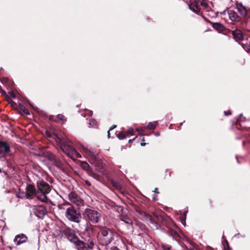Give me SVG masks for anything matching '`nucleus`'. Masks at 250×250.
<instances>
[{
    "label": "nucleus",
    "mask_w": 250,
    "mask_h": 250,
    "mask_svg": "<svg viewBox=\"0 0 250 250\" xmlns=\"http://www.w3.org/2000/svg\"><path fill=\"white\" fill-rule=\"evenodd\" d=\"M37 185L38 188L36 193L37 198L42 202H47L48 199L46 195L51 191L49 185L42 180H40L37 181Z\"/></svg>",
    "instance_id": "1"
},
{
    "label": "nucleus",
    "mask_w": 250,
    "mask_h": 250,
    "mask_svg": "<svg viewBox=\"0 0 250 250\" xmlns=\"http://www.w3.org/2000/svg\"><path fill=\"white\" fill-rule=\"evenodd\" d=\"M84 217L89 222L96 224L101 219V214L93 208H85L83 214Z\"/></svg>",
    "instance_id": "2"
},
{
    "label": "nucleus",
    "mask_w": 250,
    "mask_h": 250,
    "mask_svg": "<svg viewBox=\"0 0 250 250\" xmlns=\"http://www.w3.org/2000/svg\"><path fill=\"white\" fill-rule=\"evenodd\" d=\"M65 215L69 221L77 223L81 222L82 217L80 211L71 205L66 208Z\"/></svg>",
    "instance_id": "3"
},
{
    "label": "nucleus",
    "mask_w": 250,
    "mask_h": 250,
    "mask_svg": "<svg viewBox=\"0 0 250 250\" xmlns=\"http://www.w3.org/2000/svg\"><path fill=\"white\" fill-rule=\"evenodd\" d=\"M101 241L103 245H107L114 240L113 232L106 227H103L100 229Z\"/></svg>",
    "instance_id": "4"
},
{
    "label": "nucleus",
    "mask_w": 250,
    "mask_h": 250,
    "mask_svg": "<svg viewBox=\"0 0 250 250\" xmlns=\"http://www.w3.org/2000/svg\"><path fill=\"white\" fill-rule=\"evenodd\" d=\"M208 6L205 0H195L188 4L190 10L196 14H199L202 9L207 8Z\"/></svg>",
    "instance_id": "5"
},
{
    "label": "nucleus",
    "mask_w": 250,
    "mask_h": 250,
    "mask_svg": "<svg viewBox=\"0 0 250 250\" xmlns=\"http://www.w3.org/2000/svg\"><path fill=\"white\" fill-rule=\"evenodd\" d=\"M25 192L20 191L19 196L20 198H26L27 199H33L34 197H36L37 191L35 187L30 184L27 185Z\"/></svg>",
    "instance_id": "6"
},
{
    "label": "nucleus",
    "mask_w": 250,
    "mask_h": 250,
    "mask_svg": "<svg viewBox=\"0 0 250 250\" xmlns=\"http://www.w3.org/2000/svg\"><path fill=\"white\" fill-rule=\"evenodd\" d=\"M74 243L78 250H92L94 246V243L92 240H88L87 244L79 240L75 241Z\"/></svg>",
    "instance_id": "7"
},
{
    "label": "nucleus",
    "mask_w": 250,
    "mask_h": 250,
    "mask_svg": "<svg viewBox=\"0 0 250 250\" xmlns=\"http://www.w3.org/2000/svg\"><path fill=\"white\" fill-rule=\"evenodd\" d=\"M62 151L70 158L73 159L74 154L76 155L78 158H81V154L77 152L74 147L71 145H67V146H62Z\"/></svg>",
    "instance_id": "8"
},
{
    "label": "nucleus",
    "mask_w": 250,
    "mask_h": 250,
    "mask_svg": "<svg viewBox=\"0 0 250 250\" xmlns=\"http://www.w3.org/2000/svg\"><path fill=\"white\" fill-rule=\"evenodd\" d=\"M34 213L38 218H42L47 213L46 208L42 205L35 207Z\"/></svg>",
    "instance_id": "9"
},
{
    "label": "nucleus",
    "mask_w": 250,
    "mask_h": 250,
    "mask_svg": "<svg viewBox=\"0 0 250 250\" xmlns=\"http://www.w3.org/2000/svg\"><path fill=\"white\" fill-rule=\"evenodd\" d=\"M81 148L83 151L89 156L93 158L94 159H97V154L91 148L88 146H85L83 145H80Z\"/></svg>",
    "instance_id": "10"
},
{
    "label": "nucleus",
    "mask_w": 250,
    "mask_h": 250,
    "mask_svg": "<svg viewBox=\"0 0 250 250\" xmlns=\"http://www.w3.org/2000/svg\"><path fill=\"white\" fill-rule=\"evenodd\" d=\"M27 240V237L24 234L21 233L16 235L14 242L17 245H20L26 242Z\"/></svg>",
    "instance_id": "11"
},
{
    "label": "nucleus",
    "mask_w": 250,
    "mask_h": 250,
    "mask_svg": "<svg viewBox=\"0 0 250 250\" xmlns=\"http://www.w3.org/2000/svg\"><path fill=\"white\" fill-rule=\"evenodd\" d=\"M10 151V146L5 142L0 141V155L4 156Z\"/></svg>",
    "instance_id": "12"
},
{
    "label": "nucleus",
    "mask_w": 250,
    "mask_h": 250,
    "mask_svg": "<svg viewBox=\"0 0 250 250\" xmlns=\"http://www.w3.org/2000/svg\"><path fill=\"white\" fill-rule=\"evenodd\" d=\"M68 197L70 201L77 206H79L82 204V200L81 198L75 193H70Z\"/></svg>",
    "instance_id": "13"
},
{
    "label": "nucleus",
    "mask_w": 250,
    "mask_h": 250,
    "mask_svg": "<svg viewBox=\"0 0 250 250\" xmlns=\"http://www.w3.org/2000/svg\"><path fill=\"white\" fill-rule=\"evenodd\" d=\"M236 6L237 11L240 13V15L245 18L248 14V10L246 7L243 5L241 3H236Z\"/></svg>",
    "instance_id": "14"
},
{
    "label": "nucleus",
    "mask_w": 250,
    "mask_h": 250,
    "mask_svg": "<svg viewBox=\"0 0 250 250\" xmlns=\"http://www.w3.org/2000/svg\"><path fill=\"white\" fill-rule=\"evenodd\" d=\"M231 34L235 40L237 42L242 41L244 39V36L242 31L239 29H235L232 31Z\"/></svg>",
    "instance_id": "15"
},
{
    "label": "nucleus",
    "mask_w": 250,
    "mask_h": 250,
    "mask_svg": "<svg viewBox=\"0 0 250 250\" xmlns=\"http://www.w3.org/2000/svg\"><path fill=\"white\" fill-rule=\"evenodd\" d=\"M228 13L229 18L232 21L238 22L241 21V17L234 10H229Z\"/></svg>",
    "instance_id": "16"
},
{
    "label": "nucleus",
    "mask_w": 250,
    "mask_h": 250,
    "mask_svg": "<svg viewBox=\"0 0 250 250\" xmlns=\"http://www.w3.org/2000/svg\"><path fill=\"white\" fill-rule=\"evenodd\" d=\"M55 139L56 142H57L61 145V148L62 150V146H64V145L67 146V145H69L66 141H65L63 139H62L61 135H59L58 133L56 134H55Z\"/></svg>",
    "instance_id": "17"
},
{
    "label": "nucleus",
    "mask_w": 250,
    "mask_h": 250,
    "mask_svg": "<svg viewBox=\"0 0 250 250\" xmlns=\"http://www.w3.org/2000/svg\"><path fill=\"white\" fill-rule=\"evenodd\" d=\"M47 159L49 160L53 164L57 165L58 160L57 157L53 154L50 153L47 155Z\"/></svg>",
    "instance_id": "18"
},
{
    "label": "nucleus",
    "mask_w": 250,
    "mask_h": 250,
    "mask_svg": "<svg viewBox=\"0 0 250 250\" xmlns=\"http://www.w3.org/2000/svg\"><path fill=\"white\" fill-rule=\"evenodd\" d=\"M147 218H148V221L149 222V226L151 228H152L153 229H157L159 227V224L158 223H156V222H154L151 217L148 215H146Z\"/></svg>",
    "instance_id": "19"
},
{
    "label": "nucleus",
    "mask_w": 250,
    "mask_h": 250,
    "mask_svg": "<svg viewBox=\"0 0 250 250\" xmlns=\"http://www.w3.org/2000/svg\"><path fill=\"white\" fill-rule=\"evenodd\" d=\"M212 27L217 31H223L225 28L224 26L222 24L218 22L213 23Z\"/></svg>",
    "instance_id": "20"
},
{
    "label": "nucleus",
    "mask_w": 250,
    "mask_h": 250,
    "mask_svg": "<svg viewBox=\"0 0 250 250\" xmlns=\"http://www.w3.org/2000/svg\"><path fill=\"white\" fill-rule=\"evenodd\" d=\"M157 124V121L150 122L147 125L146 127L149 129H153L156 127Z\"/></svg>",
    "instance_id": "21"
},
{
    "label": "nucleus",
    "mask_w": 250,
    "mask_h": 250,
    "mask_svg": "<svg viewBox=\"0 0 250 250\" xmlns=\"http://www.w3.org/2000/svg\"><path fill=\"white\" fill-rule=\"evenodd\" d=\"M242 45L243 47L244 48V49L247 52H250V41L246 44L243 43Z\"/></svg>",
    "instance_id": "22"
},
{
    "label": "nucleus",
    "mask_w": 250,
    "mask_h": 250,
    "mask_svg": "<svg viewBox=\"0 0 250 250\" xmlns=\"http://www.w3.org/2000/svg\"><path fill=\"white\" fill-rule=\"evenodd\" d=\"M121 221L124 222L126 224H131V220L128 218L126 217H122L121 219Z\"/></svg>",
    "instance_id": "23"
},
{
    "label": "nucleus",
    "mask_w": 250,
    "mask_h": 250,
    "mask_svg": "<svg viewBox=\"0 0 250 250\" xmlns=\"http://www.w3.org/2000/svg\"><path fill=\"white\" fill-rule=\"evenodd\" d=\"M126 134L123 132H120L117 135L118 138L120 140H123L126 138Z\"/></svg>",
    "instance_id": "24"
},
{
    "label": "nucleus",
    "mask_w": 250,
    "mask_h": 250,
    "mask_svg": "<svg viewBox=\"0 0 250 250\" xmlns=\"http://www.w3.org/2000/svg\"><path fill=\"white\" fill-rule=\"evenodd\" d=\"M89 126L91 127H94L96 125V121L94 119H91L89 120Z\"/></svg>",
    "instance_id": "25"
},
{
    "label": "nucleus",
    "mask_w": 250,
    "mask_h": 250,
    "mask_svg": "<svg viewBox=\"0 0 250 250\" xmlns=\"http://www.w3.org/2000/svg\"><path fill=\"white\" fill-rule=\"evenodd\" d=\"M82 167L84 169L87 170L89 167V165L87 162L84 161L82 163Z\"/></svg>",
    "instance_id": "26"
},
{
    "label": "nucleus",
    "mask_w": 250,
    "mask_h": 250,
    "mask_svg": "<svg viewBox=\"0 0 250 250\" xmlns=\"http://www.w3.org/2000/svg\"><path fill=\"white\" fill-rule=\"evenodd\" d=\"M57 119L58 121H65L66 119L64 116L62 114H59L57 115Z\"/></svg>",
    "instance_id": "27"
},
{
    "label": "nucleus",
    "mask_w": 250,
    "mask_h": 250,
    "mask_svg": "<svg viewBox=\"0 0 250 250\" xmlns=\"http://www.w3.org/2000/svg\"><path fill=\"white\" fill-rule=\"evenodd\" d=\"M21 109L26 115H29L30 113H29V112L28 111V110H27V109H26V108L23 106V105H21Z\"/></svg>",
    "instance_id": "28"
},
{
    "label": "nucleus",
    "mask_w": 250,
    "mask_h": 250,
    "mask_svg": "<svg viewBox=\"0 0 250 250\" xmlns=\"http://www.w3.org/2000/svg\"><path fill=\"white\" fill-rule=\"evenodd\" d=\"M133 132H134V129L132 127H130L129 128L127 131V135H133Z\"/></svg>",
    "instance_id": "29"
},
{
    "label": "nucleus",
    "mask_w": 250,
    "mask_h": 250,
    "mask_svg": "<svg viewBox=\"0 0 250 250\" xmlns=\"http://www.w3.org/2000/svg\"><path fill=\"white\" fill-rule=\"evenodd\" d=\"M145 128H146V127H141V128L140 129V130H138V129H137V130L138 131H139V132L140 131H141V132H143V131H144V130L145 129Z\"/></svg>",
    "instance_id": "30"
},
{
    "label": "nucleus",
    "mask_w": 250,
    "mask_h": 250,
    "mask_svg": "<svg viewBox=\"0 0 250 250\" xmlns=\"http://www.w3.org/2000/svg\"><path fill=\"white\" fill-rule=\"evenodd\" d=\"M224 114L226 116H227L231 114V112L230 111H224Z\"/></svg>",
    "instance_id": "31"
},
{
    "label": "nucleus",
    "mask_w": 250,
    "mask_h": 250,
    "mask_svg": "<svg viewBox=\"0 0 250 250\" xmlns=\"http://www.w3.org/2000/svg\"><path fill=\"white\" fill-rule=\"evenodd\" d=\"M110 250H119L116 247H114L111 248Z\"/></svg>",
    "instance_id": "32"
},
{
    "label": "nucleus",
    "mask_w": 250,
    "mask_h": 250,
    "mask_svg": "<svg viewBox=\"0 0 250 250\" xmlns=\"http://www.w3.org/2000/svg\"><path fill=\"white\" fill-rule=\"evenodd\" d=\"M153 192L156 193H159V191H158V188H156L155 189H154V190H153Z\"/></svg>",
    "instance_id": "33"
},
{
    "label": "nucleus",
    "mask_w": 250,
    "mask_h": 250,
    "mask_svg": "<svg viewBox=\"0 0 250 250\" xmlns=\"http://www.w3.org/2000/svg\"><path fill=\"white\" fill-rule=\"evenodd\" d=\"M116 125H112L110 128L109 129L110 131L113 129L114 128H116Z\"/></svg>",
    "instance_id": "34"
},
{
    "label": "nucleus",
    "mask_w": 250,
    "mask_h": 250,
    "mask_svg": "<svg viewBox=\"0 0 250 250\" xmlns=\"http://www.w3.org/2000/svg\"><path fill=\"white\" fill-rule=\"evenodd\" d=\"M85 184H86V185H87L88 186H90L91 185L89 181H85Z\"/></svg>",
    "instance_id": "35"
},
{
    "label": "nucleus",
    "mask_w": 250,
    "mask_h": 250,
    "mask_svg": "<svg viewBox=\"0 0 250 250\" xmlns=\"http://www.w3.org/2000/svg\"><path fill=\"white\" fill-rule=\"evenodd\" d=\"M109 132H110V130H109L108 131V132H107V133H108V134H107V136H108V138H110V133H109Z\"/></svg>",
    "instance_id": "36"
},
{
    "label": "nucleus",
    "mask_w": 250,
    "mask_h": 250,
    "mask_svg": "<svg viewBox=\"0 0 250 250\" xmlns=\"http://www.w3.org/2000/svg\"><path fill=\"white\" fill-rule=\"evenodd\" d=\"M141 214H145L146 215V213L144 212H143V211H140L139 212Z\"/></svg>",
    "instance_id": "37"
},
{
    "label": "nucleus",
    "mask_w": 250,
    "mask_h": 250,
    "mask_svg": "<svg viewBox=\"0 0 250 250\" xmlns=\"http://www.w3.org/2000/svg\"><path fill=\"white\" fill-rule=\"evenodd\" d=\"M145 145H146V143H141V145L142 146H145Z\"/></svg>",
    "instance_id": "38"
},
{
    "label": "nucleus",
    "mask_w": 250,
    "mask_h": 250,
    "mask_svg": "<svg viewBox=\"0 0 250 250\" xmlns=\"http://www.w3.org/2000/svg\"><path fill=\"white\" fill-rule=\"evenodd\" d=\"M92 114H93L92 111H90L89 112V115L90 116H92Z\"/></svg>",
    "instance_id": "39"
},
{
    "label": "nucleus",
    "mask_w": 250,
    "mask_h": 250,
    "mask_svg": "<svg viewBox=\"0 0 250 250\" xmlns=\"http://www.w3.org/2000/svg\"><path fill=\"white\" fill-rule=\"evenodd\" d=\"M71 231V230H70V229H66V230H65V232H67V231Z\"/></svg>",
    "instance_id": "40"
},
{
    "label": "nucleus",
    "mask_w": 250,
    "mask_h": 250,
    "mask_svg": "<svg viewBox=\"0 0 250 250\" xmlns=\"http://www.w3.org/2000/svg\"><path fill=\"white\" fill-rule=\"evenodd\" d=\"M112 184H113V185L114 186H117V185H116V183H114L113 182H112Z\"/></svg>",
    "instance_id": "41"
},
{
    "label": "nucleus",
    "mask_w": 250,
    "mask_h": 250,
    "mask_svg": "<svg viewBox=\"0 0 250 250\" xmlns=\"http://www.w3.org/2000/svg\"><path fill=\"white\" fill-rule=\"evenodd\" d=\"M155 134H156V135H159V132H156V133H155Z\"/></svg>",
    "instance_id": "42"
},
{
    "label": "nucleus",
    "mask_w": 250,
    "mask_h": 250,
    "mask_svg": "<svg viewBox=\"0 0 250 250\" xmlns=\"http://www.w3.org/2000/svg\"><path fill=\"white\" fill-rule=\"evenodd\" d=\"M131 141H132V140H129V142H131Z\"/></svg>",
    "instance_id": "43"
}]
</instances>
